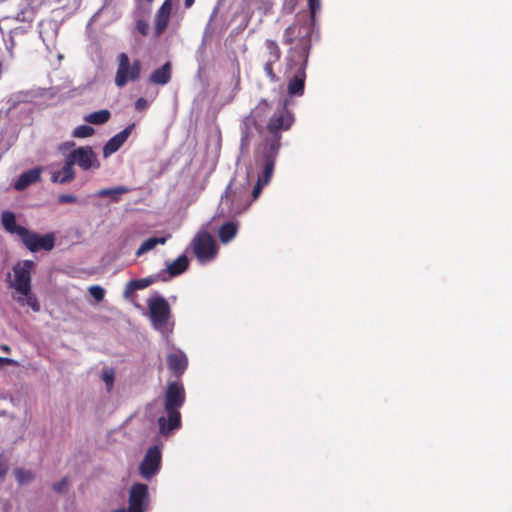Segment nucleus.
<instances>
[{
	"instance_id": "f257e3e1",
	"label": "nucleus",
	"mask_w": 512,
	"mask_h": 512,
	"mask_svg": "<svg viewBox=\"0 0 512 512\" xmlns=\"http://www.w3.org/2000/svg\"><path fill=\"white\" fill-rule=\"evenodd\" d=\"M311 42L312 28L306 23H293L284 30L283 44L290 46L286 56V73H294L287 86L289 95L302 96L304 93Z\"/></svg>"
},
{
	"instance_id": "f03ea898",
	"label": "nucleus",
	"mask_w": 512,
	"mask_h": 512,
	"mask_svg": "<svg viewBox=\"0 0 512 512\" xmlns=\"http://www.w3.org/2000/svg\"><path fill=\"white\" fill-rule=\"evenodd\" d=\"M186 400L184 386L180 382H171L168 384L164 394L165 416L158 418L159 432L163 436H168L174 430L181 427L180 409Z\"/></svg>"
},
{
	"instance_id": "7ed1b4c3",
	"label": "nucleus",
	"mask_w": 512,
	"mask_h": 512,
	"mask_svg": "<svg viewBox=\"0 0 512 512\" xmlns=\"http://www.w3.org/2000/svg\"><path fill=\"white\" fill-rule=\"evenodd\" d=\"M34 267L35 263L32 260L18 262L13 267L14 280L10 283V287L19 294L15 300L21 306H29L34 312H39L40 304L31 287V274Z\"/></svg>"
},
{
	"instance_id": "20e7f679",
	"label": "nucleus",
	"mask_w": 512,
	"mask_h": 512,
	"mask_svg": "<svg viewBox=\"0 0 512 512\" xmlns=\"http://www.w3.org/2000/svg\"><path fill=\"white\" fill-rule=\"evenodd\" d=\"M294 121L295 117L293 113L286 106H282L274 111L263 128V135H260L262 141L258 147H277V150H280L281 134L282 132L290 130Z\"/></svg>"
},
{
	"instance_id": "39448f33",
	"label": "nucleus",
	"mask_w": 512,
	"mask_h": 512,
	"mask_svg": "<svg viewBox=\"0 0 512 512\" xmlns=\"http://www.w3.org/2000/svg\"><path fill=\"white\" fill-rule=\"evenodd\" d=\"M247 190L246 186H237L231 181L221 198V204L228 207L230 214L242 213L250 205V201L247 198Z\"/></svg>"
},
{
	"instance_id": "423d86ee",
	"label": "nucleus",
	"mask_w": 512,
	"mask_h": 512,
	"mask_svg": "<svg viewBox=\"0 0 512 512\" xmlns=\"http://www.w3.org/2000/svg\"><path fill=\"white\" fill-rule=\"evenodd\" d=\"M149 317L153 327L159 331L168 329L171 318V308L168 301L162 296H153L147 300Z\"/></svg>"
},
{
	"instance_id": "0eeeda50",
	"label": "nucleus",
	"mask_w": 512,
	"mask_h": 512,
	"mask_svg": "<svg viewBox=\"0 0 512 512\" xmlns=\"http://www.w3.org/2000/svg\"><path fill=\"white\" fill-rule=\"evenodd\" d=\"M142 64L140 60H134L131 64L126 53L118 55V67L115 75V85L124 87L128 82H135L140 78Z\"/></svg>"
},
{
	"instance_id": "6e6552de",
	"label": "nucleus",
	"mask_w": 512,
	"mask_h": 512,
	"mask_svg": "<svg viewBox=\"0 0 512 512\" xmlns=\"http://www.w3.org/2000/svg\"><path fill=\"white\" fill-rule=\"evenodd\" d=\"M279 150L277 147H257L255 150V162L256 164H262V173L258 176V181L264 184H268L273 176L275 169V162L278 156Z\"/></svg>"
},
{
	"instance_id": "1a4fd4ad",
	"label": "nucleus",
	"mask_w": 512,
	"mask_h": 512,
	"mask_svg": "<svg viewBox=\"0 0 512 512\" xmlns=\"http://www.w3.org/2000/svg\"><path fill=\"white\" fill-rule=\"evenodd\" d=\"M193 252L201 262L213 259L217 253L214 238L208 232H199L192 241Z\"/></svg>"
},
{
	"instance_id": "9d476101",
	"label": "nucleus",
	"mask_w": 512,
	"mask_h": 512,
	"mask_svg": "<svg viewBox=\"0 0 512 512\" xmlns=\"http://www.w3.org/2000/svg\"><path fill=\"white\" fill-rule=\"evenodd\" d=\"M67 159L73 166L78 165L85 171L90 169H98L100 167V162L97 158V155L90 146H82L74 149L69 153Z\"/></svg>"
},
{
	"instance_id": "9b49d317",
	"label": "nucleus",
	"mask_w": 512,
	"mask_h": 512,
	"mask_svg": "<svg viewBox=\"0 0 512 512\" xmlns=\"http://www.w3.org/2000/svg\"><path fill=\"white\" fill-rule=\"evenodd\" d=\"M21 241L31 252H38L40 250L51 251L55 246V235L53 233L39 235L27 229Z\"/></svg>"
},
{
	"instance_id": "f8f14e48",
	"label": "nucleus",
	"mask_w": 512,
	"mask_h": 512,
	"mask_svg": "<svg viewBox=\"0 0 512 512\" xmlns=\"http://www.w3.org/2000/svg\"><path fill=\"white\" fill-rule=\"evenodd\" d=\"M161 459L162 455L159 447H150L139 466L141 476L145 479H150L156 475L161 466Z\"/></svg>"
},
{
	"instance_id": "ddd939ff",
	"label": "nucleus",
	"mask_w": 512,
	"mask_h": 512,
	"mask_svg": "<svg viewBox=\"0 0 512 512\" xmlns=\"http://www.w3.org/2000/svg\"><path fill=\"white\" fill-rule=\"evenodd\" d=\"M272 112V105L266 99H262L251 110L247 117V120L255 127L259 135H263V128L269 118L273 115Z\"/></svg>"
},
{
	"instance_id": "4468645a",
	"label": "nucleus",
	"mask_w": 512,
	"mask_h": 512,
	"mask_svg": "<svg viewBox=\"0 0 512 512\" xmlns=\"http://www.w3.org/2000/svg\"><path fill=\"white\" fill-rule=\"evenodd\" d=\"M148 502V486L135 483L129 491L128 512H145Z\"/></svg>"
},
{
	"instance_id": "2eb2a0df",
	"label": "nucleus",
	"mask_w": 512,
	"mask_h": 512,
	"mask_svg": "<svg viewBox=\"0 0 512 512\" xmlns=\"http://www.w3.org/2000/svg\"><path fill=\"white\" fill-rule=\"evenodd\" d=\"M134 127H135V124L131 123L125 129H123L121 132L117 133L112 138H110L103 147L104 157H108L111 154L118 151L120 149V147L126 142L128 137L132 133Z\"/></svg>"
},
{
	"instance_id": "dca6fc26",
	"label": "nucleus",
	"mask_w": 512,
	"mask_h": 512,
	"mask_svg": "<svg viewBox=\"0 0 512 512\" xmlns=\"http://www.w3.org/2000/svg\"><path fill=\"white\" fill-rule=\"evenodd\" d=\"M1 224L6 232L15 234L19 236L20 239L23 237L27 230L26 227L17 225L15 214L8 210L1 213Z\"/></svg>"
},
{
	"instance_id": "f3484780",
	"label": "nucleus",
	"mask_w": 512,
	"mask_h": 512,
	"mask_svg": "<svg viewBox=\"0 0 512 512\" xmlns=\"http://www.w3.org/2000/svg\"><path fill=\"white\" fill-rule=\"evenodd\" d=\"M171 10V0H165L164 3L159 8V10L157 11L155 18V29L158 35L166 29L171 14Z\"/></svg>"
},
{
	"instance_id": "a211bd4d",
	"label": "nucleus",
	"mask_w": 512,
	"mask_h": 512,
	"mask_svg": "<svg viewBox=\"0 0 512 512\" xmlns=\"http://www.w3.org/2000/svg\"><path fill=\"white\" fill-rule=\"evenodd\" d=\"M167 365L169 370L179 377L187 368V358L183 353H170L167 356Z\"/></svg>"
},
{
	"instance_id": "6ab92c4d",
	"label": "nucleus",
	"mask_w": 512,
	"mask_h": 512,
	"mask_svg": "<svg viewBox=\"0 0 512 512\" xmlns=\"http://www.w3.org/2000/svg\"><path fill=\"white\" fill-rule=\"evenodd\" d=\"M75 179V170L71 162L66 158L65 164L61 170L52 173V182L66 184Z\"/></svg>"
},
{
	"instance_id": "aec40b11",
	"label": "nucleus",
	"mask_w": 512,
	"mask_h": 512,
	"mask_svg": "<svg viewBox=\"0 0 512 512\" xmlns=\"http://www.w3.org/2000/svg\"><path fill=\"white\" fill-rule=\"evenodd\" d=\"M41 170L39 168L30 169L24 173H22L17 181L15 182V189L18 191H22L26 189L29 185L36 183L40 180Z\"/></svg>"
},
{
	"instance_id": "412c9836",
	"label": "nucleus",
	"mask_w": 512,
	"mask_h": 512,
	"mask_svg": "<svg viewBox=\"0 0 512 512\" xmlns=\"http://www.w3.org/2000/svg\"><path fill=\"white\" fill-rule=\"evenodd\" d=\"M172 66L170 62L164 63L150 75V82L165 85L171 80Z\"/></svg>"
},
{
	"instance_id": "4be33fe9",
	"label": "nucleus",
	"mask_w": 512,
	"mask_h": 512,
	"mask_svg": "<svg viewBox=\"0 0 512 512\" xmlns=\"http://www.w3.org/2000/svg\"><path fill=\"white\" fill-rule=\"evenodd\" d=\"M188 267L189 260L187 256L183 254L167 266V272L170 276L175 277L185 272Z\"/></svg>"
},
{
	"instance_id": "5701e85b",
	"label": "nucleus",
	"mask_w": 512,
	"mask_h": 512,
	"mask_svg": "<svg viewBox=\"0 0 512 512\" xmlns=\"http://www.w3.org/2000/svg\"><path fill=\"white\" fill-rule=\"evenodd\" d=\"M156 281L155 277L149 276L146 278L131 280L126 284L124 295L128 296L136 290H142L152 285Z\"/></svg>"
},
{
	"instance_id": "b1692460",
	"label": "nucleus",
	"mask_w": 512,
	"mask_h": 512,
	"mask_svg": "<svg viewBox=\"0 0 512 512\" xmlns=\"http://www.w3.org/2000/svg\"><path fill=\"white\" fill-rule=\"evenodd\" d=\"M238 227L234 222H226L220 228L218 232L219 239L222 243L230 242L237 234Z\"/></svg>"
},
{
	"instance_id": "393cba45",
	"label": "nucleus",
	"mask_w": 512,
	"mask_h": 512,
	"mask_svg": "<svg viewBox=\"0 0 512 512\" xmlns=\"http://www.w3.org/2000/svg\"><path fill=\"white\" fill-rule=\"evenodd\" d=\"M129 192V188L126 186H117L113 188H104L97 191L96 195L98 197H111L113 202H118L120 200V196Z\"/></svg>"
},
{
	"instance_id": "a878e982",
	"label": "nucleus",
	"mask_w": 512,
	"mask_h": 512,
	"mask_svg": "<svg viewBox=\"0 0 512 512\" xmlns=\"http://www.w3.org/2000/svg\"><path fill=\"white\" fill-rule=\"evenodd\" d=\"M168 237L169 236L151 237V238L146 239L140 245L138 250L136 251V255L137 256L143 255V254L149 252L150 250L154 249L156 247V245H158V244H161V245L165 244L167 242Z\"/></svg>"
},
{
	"instance_id": "bb28decb",
	"label": "nucleus",
	"mask_w": 512,
	"mask_h": 512,
	"mask_svg": "<svg viewBox=\"0 0 512 512\" xmlns=\"http://www.w3.org/2000/svg\"><path fill=\"white\" fill-rule=\"evenodd\" d=\"M111 117V113L107 109L92 112L85 116L84 120L90 124L101 125L106 123Z\"/></svg>"
},
{
	"instance_id": "cd10ccee",
	"label": "nucleus",
	"mask_w": 512,
	"mask_h": 512,
	"mask_svg": "<svg viewBox=\"0 0 512 512\" xmlns=\"http://www.w3.org/2000/svg\"><path fill=\"white\" fill-rule=\"evenodd\" d=\"M265 47L269 53V60L279 61L282 55L281 49L275 40L267 39L265 41Z\"/></svg>"
},
{
	"instance_id": "c85d7f7f",
	"label": "nucleus",
	"mask_w": 512,
	"mask_h": 512,
	"mask_svg": "<svg viewBox=\"0 0 512 512\" xmlns=\"http://www.w3.org/2000/svg\"><path fill=\"white\" fill-rule=\"evenodd\" d=\"M14 476L20 485H26L34 479V473L24 468H16Z\"/></svg>"
},
{
	"instance_id": "c756f323",
	"label": "nucleus",
	"mask_w": 512,
	"mask_h": 512,
	"mask_svg": "<svg viewBox=\"0 0 512 512\" xmlns=\"http://www.w3.org/2000/svg\"><path fill=\"white\" fill-rule=\"evenodd\" d=\"M95 130L93 127L89 125H80L76 127L73 131V137L75 138H87L93 136Z\"/></svg>"
},
{
	"instance_id": "7c9ffc66",
	"label": "nucleus",
	"mask_w": 512,
	"mask_h": 512,
	"mask_svg": "<svg viewBox=\"0 0 512 512\" xmlns=\"http://www.w3.org/2000/svg\"><path fill=\"white\" fill-rule=\"evenodd\" d=\"M90 295L98 302L102 301L105 296V290L99 285H93L89 288Z\"/></svg>"
},
{
	"instance_id": "2f4dec72",
	"label": "nucleus",
	"mask_w": 512,
	"mask_h": 512,
	"mask_svg": "<svg viewBox=\"0 0 512 512\" xmlns=\"http://www.w3.org/2000/svg\"><path fill=\"white\" fill-rule=\"evenodd\" d=\"M8 470L9 466L7 459L3 453H0V483H2L5 480Z\"/></svg>"
},
{
	"instance_id": "473e14b6",
	"label": "nucleus",
	"mask_w": 512,
	"mask_h": 512,
	"mask_svg": "<svg viewBox=\"0 0 512 512\" xmlns=\"http://www.w3.org/2000/svg\"><path fill=\"white\" fill-rule=\"evenodd\" d=\"M102 380L105 382L108 390H111L114 384V371L112 369L104 370Z\"/></svg>"
},
{
	"instance_id": "72a5a7b5",
	"label": "nucleus",
	"mask_w": 512,
	"mask_h": 512,
	"mask_svg": "<svg viewBox=\"0 0 512 512\" xmlns=\"http://www.w3.org/2000/svg\"><path fill=\"white\" fill-rule=\"evenodd\" d=\"M276 63V61L268 60L264 65V71L266 73V76L273 82H276L278 80L274 70H273V64Z\"/></svg>"
},
{
	"instance_id": "f704fd0d",
	"label": "nucleus",
	"mask_w": 512,
	"mask_h": 512,
	"mask_svg": "<svg viewBox=\"0 0 512 512\" xmlns=\"http://www.w3.org/2000/svg\"><path fill=\"white\" fill-rule=\"evenodd\" d=\"M68 486H69V480L67 477H64L62 478L59 482L57 483H54L52 485V488L54 491H56L57 493H64L67 491L68 489Z\"/></svg>"
},
{
	"instance_id": "c9c22d12",
	"label": "nucleus",
	"mask_w": 512,
	"mask_h": 512,
	"mask_svg": "<svg viewBox=\"0 0 512 512\" xmlns=\"http://www.w3.org/2000/svg\"><path fill=\"white\" fill-rule=\"evenodd\" d=\"M58 202L60 204H72L77 202V197L72 194H60L58 196Z\"/></svg>"
},
{
	"instance_id": "e433bc0d",
	"label": "nucleus",
	"mask_w": 512,
	"mask_h": 512,
	"mask_svg": "<svg viewBox=\"0 0 512 512\" xmlns=\"http://www.w3.org/2000/svg\"><path fill=\"white\" fill-rule=\"evenodd\" d=\"M265 185L266 184L261 183L260 181L257 180V183L252 190V200H256L259 197Z\"/></svg>"
},
{
	"instance_id": "4c0bfd02",
	"label": "nucleus",
	"mask_w": 512,
	"mask_h": 512,
	"mask_svg": "<svg viewBox=\"0 0 512 512\" xmlns=\"http://www.w3.org/2000/svg\"><path fill=\"white\" fill-rule=\"evenodd\" d=\"M309 10L312 16L320 9V0H308Z\"/></svg>"
},
{
	"instance_id": "58836bf2",
	"label": "nucleus",
	"mask_w": 512,
	"mask_h": 512,
	"mask_svg": "<svg viewBox=\"0 0 512 512\" xmlns=\"http://www.w3.org/2000/svg\"><path fill=\"white\" fill-rule=\"evenodd\" d=\"M136 27H137V30L142 34V35H147L148 34V30H149V25L143 21V20H139L137 21V24H136Z\"/></svg>"
},
{
	"instance_id": "ea45409f",
	"label": "nucleus",
	"mask_w": 512,
	"mask_h": 512,
	"mask_svg": "<svg viewBox=\"0 0 512 512\" xmlns=\"http://www.w3.org/2000/svg\"><path fill=\"white\" fill-rule=\"evenodd\" d=\"M148 107V101L145 98H138L135 102V108L142 111Z\"/></svg>"
},
{
	"instance_id": "a19ab883",
	"label": "nucleus",
	"mask_w": 512,
	"mask_h": 512,
	"mask_svg": "<svg viewBox=\"0 0 512 512\" xmlns=\"http://www.w3.org/2000/svg\"><path fill=\"white\" fill-rule=\"evenodd\" d=\"M14 363V360L10 358L0 357V364H8L11 365Z\"/></svg>"
},
{
	"instance_id": "79ce46f5",
	"label": "nucleus",
	"mask_w": 512,
	"mask_h": 512,
	"mask_svg": "<svg viewBox=\"0 0 512 512\" xmlns=\"http://www.w3.org/2000/svg\"><path fill=\"white\" fill-rule=\"evenodd\" d=\"M15 45V42L13 40V38H11V45L8 47V51H9V54L10 56L12 57L13 56V47Z\"/></svg>"
},
{
	"instance_id": "37998d69",
	"label": "nucleus",
	"mask_w": 512,
	"mask_h": 512,
	"mask_svg": "<svg viewBox=\"0 0 512 512\" xmlns=\"http://www.w3.org/2000/svg\"><path fill=\"white\" fill-rule=\"evenodd\" d=\"M194 3V0H185V7L190 8Z\"/></svg>"
},
{
	"instance_id": "c03bdc74",
	"label": "nucleus",
	"mask_w": 512,
	"mask_h": 512,
	"mask_svg": "<svg viewBox=\"0 0 512 512\" xmlns=\"http://www.w3.org/2000/svg\"><path fill=\"white\" fill-rule=\"evenodd\" d=\"M1 349H2L3 351L7 352V353H9V352H10V347H9L8 345H3V346L1 347Z\"/></svg>"
},
{
	"instance_id": "a18cd8bd",
	"label": "nucleus",
	"mask_w": 512,
	"mask_h": 512,
	"mask_svg": "<svg viewBox=\"0 0 512 512\" xmlns=\"http://www.w3.org/2000/svg\"><path fill=\"white\" fill-rule=\"evenodd\" d=\"M112 512H127L125 509H118V510H115V511H112Z\"/></svg>"
},
{
	"instance_id": "49530a36",
	"label": "nucleus",
	"mask_w": 512,
	"mask_h": 512,
	"mask_svg": "<svg viewBox=\"0 0 512 512\" xmlns=\"http://www.w3.org/2000/svg\"><path fill=\"white\" fill-rule=\"evenodd\" d=\"M145 1L147 2L148 5H151L154 0H145Z\"/></svg>"
}]
</instances>
